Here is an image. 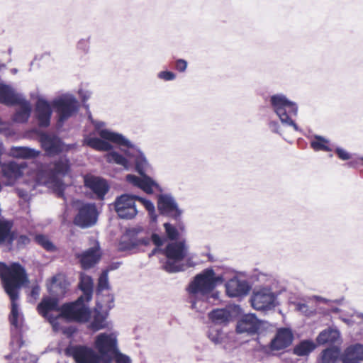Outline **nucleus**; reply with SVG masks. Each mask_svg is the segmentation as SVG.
<instances>
[{"mask_svg": "<svg viewBox=\"0 0 363 363\" xmlns=\"http://www.w3.org/2000/svg\"><path fill=\"white\" fill-rule=\"evenodd\" d=\"M335 152L338 157L342 160H348L351 158V154L342 147H337L335 149Z\"/></svg>", "mask_w": 363, "mask_h": 363, "instance_id": "51", "label": "nucleus"}, {"mask_svg": "<svg viewBox=\"0 0 363 363\" xmlns=\"http://www.w3.org/2000/svg\"><path fill=\"white\" fill-rule=\"evenodd\" d=\"M91 327L95 330H99L106 328L107 323L106 320V315L99 311H96L94 315L93 320L91 323Z\"/></svg>", "mask_w": 363, "mask_h": 363, "instance_id": "40", "label": "nucleus"}, {"mask_svg": "<svg viewBox=\"0 0 363 363\" xmlns=\"http://www.w3.org/2000/svg\"><path fill=\"white\" fill-rule=\"evenodd\" d=\"M11 154L16 158L34 159L39 156L40 151L28 147L19 146L13 147L11 149Z\"/></svg>", "mask_w": 363, "mask_h": 363, "instance_id": "32", "label": "nucleus"}, {"mask_svg": "<svg viewBox=\"0 0 363 363\" xmlns=\"http://www.w3.org/2000/svg\"><path fill=\"white\" fill-rule=\"evenodd\" d=\"M188 251L184 240L169 243L163 250L167 260L162 264V269L168 273H177L185 270L182 262Z\"/></svg>", "mask_w": 363, "mask_h": 363, "instance_id": "7", "label": "nucleus"}, {"mask_svg": "<svg viewBox=\"0 0 363 363\" xmlns=\"http://www.w3.org/2000/svg\"><path fill=\"white\" fill-rule=\"evenodd\" d=\"M72 205L77 211L73 220L75 225L84 229L91 228L96 223L99 212L94 203L73 200Z\"/></svg>", "mask_w": 363, "mask_h": 363, "instance_id": "9", "label": "nucleus"}, {"mask_svg": "<svg viewBox=\"0 0 363 363\" xmlns=\"http://www.w3.org/2000/svg\"><path fill=\"white\" fill-rule=\"evenodd\" d=\"M296 308L306 316L312 315L315 313V309L310 308L307 304L303 303H298L296 305Z\"/></svg>", "mask_w": 363, "mask_h": 363, "instance_id": "45", "label": "nucleus"}, {"mask_svg": "<svg viewBox=\"0 0 363 363\" xmlns=\"http://www.w3.org/2000/svg\"><path fill=\"white\" fill-rule=\"evenodd\" d=\"M115 360L116 363H130V359L128 356L120 352L119 349L116 353L111 357V362Z\"/></svg>", "mask_w": 363, "mask_h": 363, "instance_id": "46", "label": "nucleus"}, {"mask_svg": "<svg viewBox=\"0 0 363 363\" xmlns=\"http://www.w3.org/2000/svg\"><path fill=\"white\" fill-rule=\"evenodd\" d=\"M77 48L86 53L89 50V38L81 39L77 43Z\"/></svg>", "mask_w": 363, "mask_h": 363, "instance_id": "49", "label": "nucleus"}, {"mask_svg": "<svg viewBox=\"0 0 363 363\" xmlns=\"http://www.w3.org/2000/svg\"><path fill=\"white\" fill-rule=\"evenodd\" d=\"M16 105H19V108L16 110L13 116V121L17 123H26L31 113L32 108L30 103L27 101L24 96H22L21 101L16 103Z\"/></svg>", "mask_w": 363, "mask_h": 363, "instance_id": "29", "label": "nucleus"}, {"mask_svg": "<svg viewBox=\"0 0 363 363\" xmlns=\"http://www.w3.org/2000/svg\"><path fill=\"white\" fill-rule=\"evenodd\" d=\"M71 164L66 155L60 156L48 164L44 169L47 182L52 184L58 197L64 198L65 184L62 179L70 171Z\"/></svg>", "mask_w": 363, "mask_h": 363, "instance_id": "6", "label": "nucleus"}, {"mask_svg": "<svg viewBox=\"0 0 363 363\" xmlns=\"http://www.w3.org/2000/svg\"><path fill=\"white\" fill-rule=\"evenodd\" d=\"M106 161L108 163L120 165L126 170H128L130 166L127 158L116 151H111L108 153L106 155Z\"/></svg>", "mask_w": 363, "mask_h": 363, "instance_id": "36", "label": "nucleus"}, {"mask_svg": "<svg viewBox=\"0 0 363 363\" xmlns=\"http://www.w3.org/2000/svg\"><path fill=\"white\" fill-rule=\"evenodd\" d=\"M100 134L102 138L111 140V143L120 147H126L127 149L124 150V153L127 157L134 159L136 172L140 175L145 174L146 168L148 167V162L145 155L137 145L132 143L121 133L103 130Z\"/></svg>", "mask_w": 363, "mask_h": 363, "instance_id": "4", "label": "nucleus"}, {"mask_svg": "<svg viewBox=\"0 0 363 363\" xmlns=\"http://www.w3.org/2000/svg\"><path fill=\"white\" fill-rule=\"evenodd\" d=\"M79 287L82 291L74 302L65 303L62 306V315L66 316L69 320L79 322H86L90 316L89 308L85 302H89L93 294L94 281L92 278L86 274L80 275Z\"/></svg>", "mask_w": 363, "mask_h": 363, "instance_id": "3", "label": "nucleus"}, {"mask_svg": "<svg viewBox=\"0 0 363 363\" xmlns=\"http://www.w3.org/2000/svg\"><path fill=\"white\" fill-rule=\"evenodd\" d=\"M269 105L273 112L284 126L292 127L294 130L300 129L293 119L298 115V105L289 100L284 94H273L269 97Z\"/></svg>", "mask_w": 363, "mask_h": 363, "instance_id": "5", "label": "nucleus"}, {"mask_svg": "<svg viewBox=\"0 0 363 363\" xmlns=\"http://www.w3.org/2000/svg\"><path fill=\"white\" fill-rule=\"evenodd\" d=\"M40 143L48 155H57L62 151V143L56 135L43 134L40 137Z\"/></svg>", "mask_w": 363, "mask_h": 363, "instance_id": "26", "label": "nucleus"}, {"mask_svg": "<svg viewBox=\"0 0 363 363\" xmlns=\"http://www.w3.org/2000/svg\"><path fill=\"white\" fill-rule=\"evenodd\" d=\"M111 140L96 137H86L84 140V144L97 150L108 152L113 150V145L109 143Z\"/></svg>", "mask_w": 363, "mask_h": 363, "instance_id": "30", "label": "nucleus"}, {"mask_svg": "<svg viewBox=\"0 0 363 363\" xmlns=\"http://www.w3.org/2000/svg\"><path fill=\"white\" fill-rule=\"evenodd\" d=\"M59 299L55 297H47L42 299L38 305V313L45 318L51 324L53 330L58 331L60 330V325L58 320L66 316L62 315V306L60 308L58 305Z\"/></svg>", "mask_w": 363, "mask_h": 363, "instance_id": "11", "label": "nucleus"}, {"mask_svg": "<svg viewBox=\"0 0 363 363\" xmlns=\"http://www.w3.org/2000/svg\"><path fill=\"white\" fill-rule=\"evenodd\" d=\"M157 77L165 82L173 81L176 79V74L171 71H161L157 74Z\"/></svg>", "mask_w": 363, "mask_h": 363, "instance_id": "47", "label": "nucleus"}, {"mask_svg": "<svg viewBox=\"0 0 363 363\" xmlns=\"http://www.w3.org/2000/svg\"><path fill=\"white\" fill-rule=\"evenodd\" d=\"M66 354L76 363H101L102 361L98 353L86 345H70L66 349Z\"/></svg>", "mask_w": 363, "mask_h": 363, "instance_id": "14", "label": "nucleus"}, {"mask_svg": "<svg viewBox=\"0 0 363 363\" xmlns=\"http://www.w3.org/2000/svg\"><path fill=\"white\" fill-rule=\"evenodd\" d=\"M5 67H6V65L5 64H4V63L0 64V69L1 68H5Z\"/></svg>", "mask_w": 363, "mask_h": 363, "instance_id": "61", "label": "nucleus"}, {"mask_svg": "<svg viewBox=\"0 0 363 363\" xmlns=\"http://www.w3.org/2000/svg\"><path fill=\"white\" fill-rule=\"evenodd\" d=\"M88 118H89V119L90 120L91 122V120H94L93 118H92L91 114H89Z\"/></svg>", "mask_w": 363, "mask_h": 363, "instance_id": "62", "label": "nucleus"}, {"mask_svg": "<svg viewBox=\"0 0 363 363\" xmlns=\"http://www.w3.org/2000/svg\"><path fill=\"white\" fill-rule=\"evenodd\" d=\"M39 293V289L38 287H34L32 289V295H35V294H38Z\"/></svg>", "mask_w": 363, "mask_h": 363, "instance_id": "58", "label": "nucleus"}, {"mask_svg": "<svg viewBox=\"0 0 363 363\" xmlns=\"http://www.w3.org/2000/svg\"><path fill=\"white\" fill-rule=\"evenodd\" d=\"M151 240L157 247H159L164 244L166 238L164 237L160 236L157 233H152L151 235Z\"/></svg>", "mask_w": 363, "mask_h": 363, "instance_id": "50", "label": "nucleus"}, {"mask_svg": "<svg viewBox=\"0 0 363 363\" xmlns=\"http://www.w3.org/2000/svg\"><path fill=\"white\" fill-rule=\"evenodd\" d=\"M225 289L230 297H239L247 295L251 286L247 281L234 277L226 282Z\"/></svg>", "mask_w": 363, "mask_h": 363, "instance_id": "19", "label": "nucleus"}, {"mask_svg": "<svg viewBox=\"0 0 363 363\" xmlns=\"http://www.w3.org/2000/svg\"><path fill=\"white\" fill-rule=\"evenodd\" d=\"M164 228L169 239L174 240L178 238L179 232L173 225L169 223H165Z\"/></svg>", "mask_w": 363, "mask_h": 363, "instance_id": "43", "label": "nucleus"}, {"mask_svg": "<svg viewBox=\"0 0 363 363\" xmlns=\"http://www.w3.org/2000/svg\"><path fill=\"white\" fill-rule=\"evenodd\" d=\"M196 264H197V263L194 262L191 260V257H188L187 259H186V265H185V268L186 267H193L196 266Z\"/></svg>", "mask_w": 363, "mask_h": 363, "instance_id": "55", "label": "nucleus"}, {"mask_svg": "<svg viewBox=\"0 0 363 363\" xmlns=\"http://www.w3.org/2000/svg\"><path fill=\"white\" fill-rule=\"evenodd\" d=\"M311 146L315 151H332V148L329 146V140L325 138L315 135L311 141Z\"/></svg>", "mask_w": 363, "mask_h": 363, "instance_id": "37", "label": "nucleus"}, {"mask_svg": "<svg viewBox=\"0 0 363 363\" xmlns=\"http://www.w3.org/2000/svg\"><path fill=\"white\" fill-rule=\"evenodd\" d=\"M314 298L318 301H321L323 303H326L328 301L325 298L320 296H314Z\"/></svg>", "mask_w": 363, "mask_h": 363, "instance_id": "57", "label": "nucleus"}, {"mask_svg": "<svg viewBox=\"0 0 363 363\" xmlns=\"http://www.w3.org/2000/svg\"><path fill=\"white\" fill-rule=\"evenodd\" d=\"M136 201H140L147 211L151 221L156 222L157 219V216L155 212V207L154 203L150 200L144 199L138 196H137Z\"/></svg>", "mask_w": 363, "mask_h": 363, "instance_id": "39", "label": "nucleus"}, {"mask_svg": "<svg viewBox=\"0 0 363 363\" xmlns=\"http://www.w3.org/2000/svg\"><path fill=\"white\" fill-rule=\"evenodd\" d=\"M12 72L13 73H16L17 72V69H12Z\"/></svg>", "mask_w": 363, "mask_h": 363, "instance_id": "64", "label": "nucleus"}, {"mask_svg": "<svg viewBox=\"0 0 363 363\" xmlns=\"http://www.w3.org/2000/svg\"><path fill=\"white\" fill-rule=\"evenodd\" d=\"M84 185L89 188L98 199H104L109 190V186L106 181L100 177L87 176L84 177Z\"/></svg>", "mask_w": 363, "mask_h": 363, "instance_id": "22", "label": "nucleus"}, {"mask_svg": "<svg viewBox=\"0 0 363 363\" xmlns=\"http://www.w3.org/2000/svg\"><path fill=\"white\" fill-rule=\"evenodd\" d=\"M52 106L57 115V126L61 128L65 121L78 113L80 104L72 94H62L52 101Z\"/></svg>", "mask_w": 363, "mask_h": 363, "instance_id": "8", "label": "nucleus"}, {"mask_svg": "<svg viewBox=\"0 0 363 363\" xmlns=\"http://www.w3.org/2000/svg\"><path fill=\"white\" fill-rule=\"evenodd\" d=\"M120 264H121L120 262L113 263V264H111L106 270L110 271V270L116 269L119 267Z\"/></svg>", "mask_w": 363, "mask_h": 363, "instance_id": "56", "label": "nucleus"}, {"mask_svg": "<svg viewBox=\"0 0 363 363\" xmlns=\"http://www.w3.org/2000/svg\"><path fill=\"white\" fill-rule=\"evenodd\" d=\"M222 281V277L216 275L212 268L205 269L197 274L186 287L190 303H191V308L196 311H200L197 306L196 300L198 298L207 300L209 298H212L217 299L218 298V293L214 291V289L218 283Z\"/></svg>", "mask_w": 363, "mask_h": 363, "instance_id": "2", "label": "nucleus"}, {"mask_svg": "<svg viewBox=\"0 0 363 363\" xmlns=\"http://www.w3.org/2000/svg\"><path fill=\"white\" fill-rule=\"evenodd\" d=\"M0 278L6 293L11 302L9 321L11 325L13 335L18 336L23 325V315L19 311L17 301L18 292L21 286L28 282V277L25 269L17 262L8 266L0 262Z\"/></svg>", "mask_w": 363, "mask_h": 363, "instance_id": "1", "label": "nucleus"}, {"mask_svg": "<svg viewBox=\"0 0 363 363\" xmlns=\"http://www.w3.org/2000/svg\"><path fill=\"white\" fill-rule=\"evenodd\" d=\"M14 240H16V244L18 249H23L26 247L30 242L29 237L26 235H16L14 234Z\"/></svg>", "mask_w": 363, "mask_h": 363, "instance_id": "44", "label": "nucleus"}, {"mask_svg": "<svg viewBox=\"0 0 363 363\" xmlns=\"http://www.w3.org/2000/svg\"><path fill=\"white\" fill-rule=\"evenodd\" d=\"M268 126L272 132L281 134L280 125L277 121H269L268 123Z\"/></svg>", "mask_w": 363, "mask_h": 363, "instance_id": "53", "label": "nucleus"}, {"mask_svg": "<svg viewBox=\"0 0 363 363\" xmlns=\"http://www.w3.org/2000/svg\"><path fill=\"white\" fill-rule=\"evenodd\" d=\"M145 234V228L141 225H136L132 228H129L126 230V235L130 238L131 242L135 246L138 245H147L150 242V239L147 237H142L140 238H138V236L140 235Z\"/></svg>", "mask_w": 363, "mask_h": 363, "instance_id": "28", "label": "nucleus"}, {"mask_svg": "<svg viewBox=\"0 0 363 363\" xmlns=\"http://www.w3.org/2000/svg\"><path fill=\"white\" fill-rule=\"evenodd\" d=\"M35 241L47 251L52 252L55 250V245L46 235L42 234L36 235L35 236Z\"/></svg>", "mask_w": 363, "mask_h": 363, "instance_id": "41", "label": "nucleus"}, {"mask_svg": "<svg viewBox=\"0 0 363 363\" xmlns=\"http://www.w3.org/2000/svg\"><path fill=\"white\" fill-rule=\"evenodd\" d=\"M136 198L137 195L130 194H124L116 198L114 209L120 218L131 220L137 216Z\"/></svg>", "mask_w": 363, "mask_h": 363, "instance_id": "12", "label": "nucleus"}, {"mask_svg": "<svg viewBox=\"0 0 363 363\" xmlns=\"http://www.w3.org/2000/svg\"><path fill=\"white\" fill-rule=\"evenodd\" d=\"M157 209L161 215L175 221H180L184 213L171 194H161L157 196Z\"/></svg>", "mask_w": 363, "mask_h": 363, "instance_id": "13", "label": "nucleus"}, {"mask_svg": "<svg viewBox=\"0 0 363 363\" xmlns=\"http://www.w3.org/2000/svg\"><path fill=\"white\" fill-rule=\"evenodd\" d=\"M52 103L46 99L39 98L37 100L35 108V116L40 127L46 128L50 124L52 113Z\"/></svg>", "mask_w": 363, "mask_h": 363, "instance_id": "16", "label": "nucleus"}, {"mask_svg": "<svg viewBox=\"0 0 363 363\" xmlns=\"http://www.w3.org/2000/svg\"><path fill=\"white\" fill-rule=\"evenodd\" d=\"M207 256L209 261L213 262L214 260L213 256L211 254H207Z\"/></svg>", "mask_w": 363, "mask_h": 363, "instance_id": "59", "label": "nucleus"}, {"mask_svg": "<svg viewBox=\"0 0 363 363\" xmlns=\"http://www.w3.org/2000/svg\"><path fill=\"white\" fill-rule=\"evenodd\" d=\"M18 361V363H36L37 359L34 355L23 352L21 354L20 359Z\"/></svg>", "mask_w": 363, "mask_h": 363, "instance_id": "48", "label": "nucleus"}, {"mask_svg": "<svg viewBox=\"0 0 363 363\" xmlns=\"http://www.w3.org/2000/svg\"><path fill=\"white\" fill-rule=\"evenodd\" d=\"M140 176L141 177H139L133 174H128L126 176V180L148 194H152L154 189L160 192L162 191V187L150 177L145 174H143V175Z\"/></svg>", "mask_w": 363, "mask_h": 363, "instance_id": "17", "label": "nucleus"}, {"mask_svg": "<svg viewBox=\"0 0 363 363\" xmlns=\"http://www.w3.org/2000/svg\"><path fill=\"white\" fill-rule=\"evenodd\" d=\"M208 318L214 324L218 325L226 324L230 318V313L226 309H216L208 313Z\"/></svg>", "mask_w": 363, "mask_h": 363, "instance_id": "34", "label": "nucleus"}, {"mask_svg": "<svg viewBox=\"0 0 363 363\" xmlns=\"http://www.w3.org/2000/svg\"><path fill=\"white\" fill-rule=\"evenodd\" d=\"M94 348L104 363H111V357L116 353L118 335L116 333H101L94 338Z\"/></svg>", "mask_w": 363, "mask_h": 363, "instance_id": "10", "label": "nucleus"}, {"mask_svg": "<svg viewBox=\"0 0 363 363\" xmlns=\"http://www.w3.org/2000/svg\"><path fill=\"white\" fill-rule=\"evenodd\" d=\"M108 270H104L99 278L97 291H101L108 289Z\"/></svg>", "mask_w": 363, "mask_h": 363, "instance_id": "42", "label": "nucleus"}, {"mask_svg": "<svg viewBox=\"0 0 363 363\" xmlns=\"http://www.w3.org/2000/svg\"><path fill=\"white\" fill-rule=\"evenodd\" d=\"M69 283L62 274H57L53 276L50 282L48 283V290L51 296L58 299L64 297L68 290Z\"/></svg>", "mask_w": 363, "mask_h": 363, "instance_id": "21", "label": "nucleus"}, {"mask_svg": "<svg viewBox=\"0 0 363 363\" xmlns=\"http://www.w3.org/2000/svg\"><path fill=\"white\" fill-rule=\"evenodd\" d=\"M260 326L261 323L256 315L249 313L243 315L238 321L236 332L239 334L255 335L257 333Z\"/></svg>", "mask_w": 363, "mask_h": 363, "instance_id": "18", "label": "nucleus"}, {"mask_svg": "<svg viewBox=\"0 0 363 363\" xmlns=\"http://www.w3.org/2000/svg\"><path fill=\"white\" fill-rule=\"evenodd\" d=\"M12 357H13V354H11L5 356L6 359H10V358H12Z\"/></svg>", "mask_w": 363, "mask_h": 363, "instance_id": "60", "label": "nucleus"}, {"mask_svg": "<svg viewBox=\"0 0 363 363\" xmlns=\"http://www.w3.org/2000/svg\"><path fill=\"white\" fill-rule=\"evenodd\" d=\"M341 354L339 347H330L321 352L320 363H337L340 360Z\"/></svg>", "mask_w": 363, "mask_h": 363, "instance_id": "33", "label": "nucleus"}, {"mask_svg": "<svg viewBox=\"0 0 363 363\" xmlns=\"http://www.w3.org/2000/svg\"><path fill=\"white\" fill-rule=\"evenodd\" d=\"M174 67L177 71L184 72L187 68V62L183 59H179L176 60Z\"/></svg>", "mask_w": 363, "mask_h": 363, "instance_id": "52", "label": "nucleus"}, {"mask_svg": "<svg viewBox=\"0 0 363 363\" xmlns=\"http://www.w3.org/2000/svg\"><path fill=\"white\" fill-rule=\"evenodd\" d=\"M208 337L216 345L221 344L225 337L222 329L218 325L209 327Z\"/></svg>", "mask_w": 363, "mask_h": 363, "instance_id": "38", "label": "nucleus"}, {"mask_svg": "<svg viewBox=\"0 0 363 363\" xmlns=\"http://www.w3.org/2000/svg\"><path fill=\"white\" fill-rule=\"evenodd\" d=\"M91 123L94 125V128H95L96 130L98 132L100 137H101L100 133H101V131H103V130L111 131L109 129H102V127L105 126V125H106L105 123L103 121L91 120Z\"/></svg>", "mask_w": 363, "mask_h": 363, "instance_id": "54", "label": "nucleus"}, {"mask_svg": "<svg viewBox=\"0 0 363 363\" xmlns=\"http://www.w3.org/2000/svg\"><path fill=\"white\" fill-rule=\"evenodd\" d=\"M13 225L12 220L0 217V247L11 249L14 241V232L11 230Z\"/></svg>", "mask_w": 363, "mask_h": 363, "instance_id": "23", "label": "nucleus"}, {"mask_svg": "<svg viewBox=\"0 0 363 363\" xmlns=\"http://www.w3.org/2000/svg\"><path fill=\"white\" fill-rule=\"evenodd\" d=\"M22 96H23L22 94L16 93L11 86L0 84L1 104L7 106H13L21 101Z\"/></svg>", "mask_w": 363, "mask_h": 363, "instance_id": "27", "label": "nucleus"}, {"mask_svg": "<svg viewBox=\"0 0 363 363\" xmlns=\"http://www.w3.org/2000/svg\"><path fill=\"white\" fill-rule=\"evenodd\" d=\"M342 363H359L363 361V345L355 343L347 347L340 356Z\"/></svg>", "mask_w": 363, "mask_h": 363, "instance_id": "24", "label": "nucleus"}, {"mask_svg": "<svg viewBox=\"0 0 363 363\" xmlns=\"http://www.w3.org/2000/svg\"><path fill=\"white\" fill-rule=\"evenodd\" d=\"M157 248H156V249H155V250H152V253L150 255V256H151V255H154V254L156 252V251H157Z\"/></svg>", "mask_w": 363, "mask_h": 363, "instance_id": "63", "label": "nucleus"}, {"mask_svg": "<svg viewBox=\"0 0 363 363\" xmlns=\"http://www.w3.org/2000/svg\"><path fill=\"white\" fill-rule=\"evenodd\" d=\"M294 335L289 328H281L277 330L274 337L271 340L269 347L279 351L288 347L293 342Z\"/></svg>", "mask_w": 363, "mask_h": 363, "instance_id": "20", "label": "nucleus"}, {"mask_svg": "<svg viewBox=\"0 0 363 363\" xmlns=\"http://www.w3.org/2000/svg\"><path fill=\"white\" fill-rule=\"evenodd\" d=\"M277 297L269 288H263L255 292L251 297L252 306L257 311H269L276 306Z\"/></svg>", "mask_w": 363, "mask_h": 363, "instance_id": "15", "label": "nucleus"}, {"mask_svg": "<svg viewBox=\"0 0 363 363\" xmlns=\"http://www.w3.org/2000/svg\"><path fill=\"white\" fill-rule=\"evenodd\" d=\"M99 249V243H96L95 246L89 248L77 255L82 267L84 269H90L99 261L101 258Z\"/></svg>", "mask_w": 363, "mask_h": 363, "instance_id": "25", "label": "nucleus"}, {"mask_svg": "<svg viewBox=\"0 0 363 363\" xmlns=\"http://www.w3.org/2000/svg\"><path fill=\"white\" fill-rule=\"evenodd\" d=\"M315 348V345L312 340H302L294 347V354L300 357L306 356L312 352Z\"/></svg>", "mask_w": 363, "mask_h": 363, "instance_id": "35", "label": "nucleus"}, {"mask_svg": "<svg viewBox=\"0 0 363 363\" xmlns=\"http://www.w3.org/2000/svg\"><path fill=\"white\" fill-rule=\"evenodd\" d=\"M340 338V333L338 330L335 328H328L320 333L316 338V341L319 345H324L326 343L334 344Z\"/></svg>", "mask_w": 363, "mask_h": 363, "instance_id": "31", "label": "nucleus"}]
</instances>
